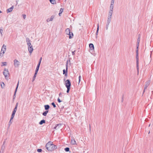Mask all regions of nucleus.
<instances>
[{"label":"nucleus","mask_w":153,"mask_h":153,"mask_svg":"<svg viewBox=\"0 0 153 153\" xmlns=\"http://www.w3.org/2000/svg\"><path fill=\"white\" fill-rule=\"evenodd\" d=\"M46 149L48 151H52L57 148L56 146L53 144V142H49L46 145Z\"/></svg>","instance_id":"nucleus-1"},{"label":"nucleus","mask_w":153,"mask_h":153,"mask_svg":"<svg viewBox=\"0 0 153 153\" xmlns=\"http://www.w3.org/2000/svg\"><path fill=\"white\" fill-rule=\"evenodd\" d=\"M113 13V10H109L108 14L107 23L106 26V30H108L109 25L111 21L112 16Z\"/></svg>","instance_id":"nucleus-2"},{"label":"nucleus","mask_w":153,"mask_h":153,"mask_svg":"<svg viewBox=\"0 0 153 153\" xmlns=\"http://www.w3.org/2000/svg\"><path fill=\"white\" fill-rule=\"evenodd\" d=\"M3 74L4 75L6 79H8L9 76V72L8 69L5 68L3 72Z\"/></svg>","instance_id":"nucleus-3"},{"label":"nucleus","mask_w":153,"mask_h":153,"mask_svg":"<svg viewBox=\"0 0 153 153\" xmlns=\"http://www.w3.org/2000/svg\"><path fill=\"white\" fill-rule=\"evenodd\" d=\"M65 33L66 34L69 35V39H71L72 38L73 36V33L70 31V29L68 28L66 29Z\"/></svg>","instance_id":"nucleus-4"},{"label":"nucleus","mask_w":153,"mask_h":153,"mask_svg":"<svg viewBox=\"0 0 153 153\" xmlns=\"http://www.w3.org/2000/svg\"><path fill=\"white\" fill-rule=\"evenodd\" d=\"M14 65L15 68H18L20 64V62L16 59H15L13 61Z\"/></svg>","instance_id":"nucleus-5"},{"label":"nucleus","mask_w":153,"mask_h":153,"mask_svg":"<svg viewBox=\"0 0 153 153\" xmlns=\"http://www.w3.org/2000/svg\"><path fill=\"white\" fill-rule=\"evenodd\" d=\"M65 86L67 88H70L71 83L69 79H67L65 82Z\"/></svg>","instance_id":"nucleus-6"},{"label":"nucleus","mask_w":153,"mask_h":153,"mask_svg":"<svg viewBox=\"0 0 153 153\" xmlns=\"http://www.w3.org/2000/svg\"><path fill=\"white\" fill-rule=\"evenodd\" d=\"M136 59H137L136 64H137V72H139V62H138V54L136 55Z\"/></svg>","instance_id":"nucleus-7"},{"label":"nucleus","mask_w":153,"mask_h":153,"mask_svg":"<svg viewBox=\"0 0 153 153\" xmlns=\"http://www.w3.org/2000/svg\"><path fill=\"white\" fill-rule=\"evenodd\" d=\"M6 46L4 44L3 45L1 48V52L3 53V54H4L6 51Z\"/></svg>","instance_id":"nucleus-8"},{"label":"nucleus","mask_w":153,"mask_h":153,"mask_svg":"<svg viewBox=\"0 0 153 153\" xmlns=\"http://www.w3.org/2000/svg\"><path fill=\"white\" fill-rule=\"evenodd\" d=\"M26 41L28 47H31V46H33L31 43L30 40L28 38H26Z\"/></svg>","instance_id":"nucleus-9"},{"label":"nucleus","mask_w":153,"mask_h":153,"mask_svg":"<svg viewBox=\"0 0 153 153\" xmlns=\"http://www.w3.org/2000/svg\"><path fill=\"white\" fill-rule=\"evenodd\" d=\"M55 17V16L54 15H52L51 16L50 18H48L46 20V21L47 22H49L50 21H52L53 19H54Z\"/></svg>","instance_id":"nucleus-10"},{"label":"nucleus","mask_w":153,"mask_h":153,"mask_svg":"<svg viewBox=\"0 0 153 153\" xmlns=\"http://www.w3.org/2000/svg\"><path fill=\"white\" fill-rule=\"evenodd\" d=\"M67 69H68V61L67 62L66 64V72L65 69L63 70V74H65V75H67Z\"/></svg>","instance_id":"nucleus-11"},{"label":"nucleus","mask_w":153,"mask_h":153,"mask_svg":"<svg viewBox=\"0 0 153 153\" xmlns=\"http://www.w3.org/2000/svg\"><path fill=\"white\" fill-rule=\"evenodd\" d=\"M150 84V81H148L146 82L145 87L144 88V89L143 91V92H145V90L146 88Z\"/></svg>","instance_id":"nucleus-12"},{"label":"nucleus","mask_w":153,"mask_h":153,"mask_svg":"<svg viewBox=\"0 0 153 153\" xmlns=\"http://www.w3.org/2000/svg\"><path fill=\"white\" fill-rule=\"evenodd\" d=\"M28 50L29 53H31L33 51V46H31V47H28Z\"/></svg>","instance_id":"nucleus-13"},{"label":"nucleus","mask_w":153,"mask_h":153,"mask_svg":"<svg viewBox=\"0 0 153 153\" xmlns=\"http://www.w3.org/2000/svg\"><path fill=\"white\" fill-rule=\"evenodd\" d=\"M19 84V82H18V83L16 87V89L15 90V92H14V95H13V97H14V98H13L14 99L15 98V97H16V91H17V89H18V87Z\"/></svg>","instance_id":"nucleus-14"},{"label":"nucleus","mask_w":153,"mask_h":153,"mask_svg":"<svg viewBox=\"0 0 153 153\" xmlns=\"http://www.w3.org/2000/svg\"><path fill=\"white\" fill-rule=\"evenodd\" d=\"M61 126V124H57L56 126L54 127V129H58L60 128V127Z\"/></svg>","instance_id":"nucleus-15"},{"label":"nucleus","mask_w":153,"mask_h":153,"mask_svg":"<svg viewBox=\"0 0 153 153\" xmlns=\"http://www.w3.org/2000/svg\"><path fill=\"white\" fill-rule=\"evenodd\" d=\"M71 144L73 145H76V144L75 140L74 139L71 140Z\"/></svg>","instance_id":"nucleus-16"},{"label":"nucleus","mask_w":153,"mask_h":153,"mask_svg":"<svg viewBox=\"0 0 153 153\" xmlns=\"http://www.w3.org/2000/svg\"><path fill=\"white\" fill-rule=\"evenodd\" d=\"M13 6H12L10 8H9L7 10V13L11 12L13 10Z\"/></svg>","instance_id":"nucleus-17"},{"label":"nucleus","mask_w":153,"mask_h":153,"mask_svg":"<svg viewBox=\"0 0 153 153\" xmlns=\"http://www.w3.org/2000/svg\"><path fill=\"white\" fill-rule=\"evenodd\" d=\"M39 67H40V65H37V66L36 68V70H35V75L37 74V72H38V71L39 70Z\"/></svg>","instance_id":"nucleus-18"},{"label":"nucleus","mask_w":153,"mask_h":153,"mask_svg":"<svg viewBox=\"0 0 153 153\" xmlns=\"http://www.w3.org/2000/svg\"><path fill=\"white\" fill-rule=\"evenodd\" d=\"M114 4L111 3V4L110 6L109 10H113V8L114 7Z\"/></svg>","instance_id":"nucleus-19"},{"label":"nucleus","mask_w":153,"mask_h":153,"mask_svg":"<svg viewBox=\"0 0 153 153\" xmlns=\"http://www.w3.org/2000/svg\"><path fill=\"white\" fill-rule=\"evenodd\" d=\"M89 47L91 48V50H94V47L93 44L90 43L89 45Z\"/></svg>","instance_id":"nucleus-20"},{"label":"nucleus","mask_w":153,"mask_h":153,"mask_svg":"<svg viewBox=\"0 0 153 153\" xmlns=\"http://www.w3.org/2000/svg\"><path fill=\"white\" fill-rule=\"evenodd\" d=\"M45 109L46 110H48L50 108L49 105H44Z\"/></svg>","instance_id":"nucleus-21"},{"label":"nucleus","mask_w":153,"mask_h":153,"mask_svg":"<svg viewBox=\"0 0 153 153\" xmlns=\"http://www.w3.org/2000/svg\"><path fill=\"white\" fill-rule=\"evenodd\" d=\"M45 120H41L39 123V124L40 125H42L43 123H45Z\"/></svg>","instance_id":"nucleus-22"},{"label":"nucleus","mask_w":153,"mask_h":153,"mask_svg":"<svg viewBox=\"0 0 153 153\" xmlns=\"http://www.w3.org/2000/svg\"><path fill=\"white\" fill-rule=\"evenodd\" d=\"M48 110H46L43 113L42 115L44 116H46V115H47V113H48Z\"/></svg>","instance_id":"nucleus-23"},{"label":"nucleus","mask_w":153,"mask_h":153,"mask_svg":"<svg viewBox=\"0 0 153 153\" xmlns=\"http://www.w3.org/2000/svg\"><path fill=\"white\" fill-rule=\"evenodd\" d=\"M99 30V24L98 23L97 24V31H96V35L97 36L98 35V32Z\"/></svg>","instance_id":"nucleus-24"},{"label":"nucleus","mask_w":153,"mask_h":153,"mask_svg":"<svg viewBox=\"0 0 153 153\" xmlns=\"http://www.w3.org/2000/svg\"><path fill=\"white\" fill-rule=\"evenodd\" d=\"M51 3L53 4H54L56 3V1L55 0H49Z\"/></svg>","instance_id":"nucleus-25"},{"label":"nucleus","mask_w":153,"mask_h":153,"mask_svg":"<svg viewBox=\"0 0 153 153\" xmlns=\"http://www.w3.org/2000/svg\"><path fill=\"white\" fill-rule=\"evenodd\" d=\"M140 34H139L138 36L137 43H140Z\"/></svg>","instance_id":"nucleus-26"},{"label":"nucleus","mask_w":153,"mask_h":153,"mask_svg":"<svg viewBox=\"0 0 153 153\" xmlns=\"http://www.w3.org/2000/svg\"><path fill=\"white\" fill-rule=\"evenodd\" d=\"M5 146L4 145H2L1 146V150H2L3 151L4 149H5Z\"/></svg>","instance_id":"nucleus-27"},{"label":"nucleus","mask_w":153,"mask_h":153,"mask_svg":"<svg viewBox=\"0 0 153 153\" xmlns=\"http://www.w3.org/2000/svg\"><path fill=\"white\" fill-rule=\"evenodd\" d=\"M1 87L2 88H4V87L5 84L4 82H2L1 84Z\"/></svg>","instance_id":"nucleus-28"},{"label":"nucleus","mask_w":153,"mask_h":153,"mask_svg":"<svg viewBox=\"0 0 153 153\" xmlns=\"http://www.w3.org/2000/svg\"><path fill=\"white\" fill-rule=\"evenodd\" d=\"M2 65H1V66H6L7 64V62H4L2 63Z\"/></svg>","instance_id":"nucleus-29"},{"label":"nucleus","mask_w":153,"mask_h":153,"mask_svg":"<svg viewBox=\"0 0 153 153\" xmlns=\"http://www.w3.org/2000/svg\"><path fill=\"white\" fill-rule=\"evenodd\" d=\"M65 150L66 152H68L69 151V148L68 147H66L65 149Z\"/></svg>","instance_id":"nucleus-30"},{"label":"nucleus","mask_w":153,"mask_h":153,"mask_svg":"<svg viewBox=\"0 0 153 153\" xmlns=\"http://www.w3.org/2000/svg\"><path fill=\"white\" fill-rule=\"evenodd\" d=\"M42 58L41 57L39 60V63L38 64V65H40V64H41V60H42Z\"/></svg>","instance_id":"nucleus-31"},{"label":"nucleus","mask_w":153,"mask_h":153,"mask_svg":"<svg viewBox=\"0 0 153 153\" xmlns=\"http://www.w3.org/2000/svg\"><path fill=\"white\" fill-rule=\"evenodd\" d=\"M81 76L80 75L79 76V83L80 81H81Z\"/></svg>","instance_id":"nucleus-32"},{"label":"nucleus","mask_w":153,"mask_h":153,"mask_svg":"<svg viewBox=\"0 0 153 153\" xmlns=\"http://www.w3.org/2000/svg\"><path fill=\"white\" fill-rule=\"evenodd\" d=\"M63 11V9L62 8H61L60 11H59V13L60 14H61Z\"/></svg>","instance_id":"nucleus-33"},{"label":"nucleus","mask_w":153,"mask_h":153,"mask_svg":"<svg viewBox=\"0 0 153 153\" xmlns=\"http://www.w3.org/2000/svg\"><path fill=\"white\" fill-rule=\"evenodd\" d=\"M51 105L53 106L54 108L56 107V105L54 102L52 103Z\"/></svg>","instance_id":"nucleus-34"},{"label":"nucleus","mask_w":153,"mask_h":153,"mask_svg":"<svg viewBox=\"0 0 153 153\" xmlns=\"http://www.w3.org/2000/svg\"><path fill=\"white\" fill-rule=\"evenodd\" d=\"M36 75H35V73L34 76L33 77V82L35 80V77H36Z\"/></svg>","instance_id":"nucleus-35"},{"label":"nucleus","mask_w":153,"mask_h":153,"mask_svg":"<svg viewBox=\"0 0 153 153\" xmlns=\"http://www.w3.org/2000/svg\"><path fill=\"white\" fill-rule=\"evenodd\" d=\"M37 151L38 152H42V150L41 149H38L37 150Z\"/></svg>","instance_id":"nucleus-36"},{"label":"nucleus","mask_w":153,"mask_h":153,"mask_svg":"<svg viewBox=\"0 0 153 153\" xmlns=\"http://www.w3.org/2000/svg\"><path fill=\"white\" fill-rule=\"evenodd\" d=\"M3 30H2V29H0V33H1V36L2 35V32H3Z\"/></svg>","instance_id":"nucleus-37"},{"label":"nucleus","mask_w":153,"mask_h":153,"mask_svg":"<svg viewBox=\"0 0 153 153\" xmlns=\"http://www.w3.org/2000/svg\"><path fill=\"white\" fill-rule=\"evenodd\" d=\"M14 115H13V114H12V115H11V118H10V119L11 120H12L13 119V118L14 117Z\"/></svg>","instance_id":"nucleus-38"},{"label":"nucleus","mask_w":153,"mask_h":153,"mask_svg":"<svg viewBox=\"0 0 153 153\" xmlns=\"http://www.w3.org/2000/svg\"><path fill=\"white\" fill-rule=\"evenodd\" d=\"M11 120H10V121H9V126H10V125L12 124V122L11 121Z\"/></svg>","instance_id":"nucleus-39"},{"label":"nucleus","mask_w":153,"mask_h":153,"mask_svg":"<svg viewBox=\"0 0 153 153\" xmlns=\"http://www.w3.org/2000/svg\"><path fill=\"white\" fill-rule=\"evenodd\" d=\"M70 88H67V93H69V91H70Z\"/></svg>","instance_id":"nucleus-40"},{"label":"nucleus","mask_w":153,"mask_h":153,"mask_svg":"<svg viewBox=\"0 0 153 153\" xmlns=\"http://www.w3.org/2000/svg\"><path fill=\"white\" fill-rule=\"evenodd\" d=\"M138 48H137V50L136 51V53L137 54H138Z\"/></svg>","instance_id":"nucleus-41"},{"label":"nucleus","mask_w":153,"mask_h":153,"mask_svg":"<svg viewBox=\"0 0 153 153\" xmlns=\"http://www.w3.org/2000/svg\"><path fill=\"white\" fill-rule=\"evenodd\" d=\"M6 143V139H5L4 141L3 144L2 145H4V144Z\"/></svg>","instance_id":"nucleus-42"},{"label":"nucleus","mask_w":153,"mask_h":153,"mask_svg":"<svg viewBox=\"0 0 153 153\" xmlns=\"http://www.w3.org/2000/svg\"><path fill=\"white\" fill-rule=\"evenodd\" d=\"M4 54H3V53L1 52L0 53V56H3Z\"/></svg>","instance_id":"nucleus-43"},{"label":"nucleus","mask_w":153,"mask_h":153,"mask_svg":"<svg viewBox=\"0 0 153 153\" xmlns=\"http://www.w3.org/2000/svg\"><path fill=\"white\" fill-rule=\"evenodd\" d=\"M57 101L59 102H62L59 98H58Z\"/></svg>","instance_id":"nucleus-44"},{"label":"nucleus","mask_w":153,"mask_h":153,"mask_svg":"<svg viewBox=\"0 0 153 153\" xmlns=\"http://www.w3.org/2000/svg\"><path fill=\"white\" fill-rule=\"evenodd\" d=\"M18 104H19V103L18 102H17L16 104V105H15V107H16V108H17V107L18 106Z\"/></svg>","instance_id":"nucleus-45"},{"label":"nucleus","mask_w":153,"mask_h":153,"mask_svg":"<svg viewBox=\"0 0 153 153\" xmlns=\"http://www.w3.org/2000/svg\"><path fill=\"white\" fill-rule=\"evenodd\" d=\"M17 109V108H16V107H15L14 108V109L13 111L15 112H16Z\"/></svg>","instance_id":"nucleus-46"},{"label":"nucleus","mask_w":153,"mask_h":153,"mask_svg":"<svg viewBox=\"0 0 153 153\" xmlns=\"http://www.w3.org/2000/svg\"><path fill=\"white\" fill-rule=\"evenodd\" d=\"M114 0H111V3L114 4Z\"/></svg>","instance_id":"nucleus-47"},{"label":"nucleus","mask_w":153,"mask_h":153,"mask_svg":"<svg viewBox=\"0 0 153 153\" xmlns=\"http://www.w3.org/2000/svg\"><path fill=\"white\" fill-rule=\"evenodd\" d=\"M139 43H137V48H138V47H139Z\"/></svg>","instance_id":"nucleus-48"},{"label":"nucleus","mask_w":153,"mask_h":153,"mask_svg":"<svg viewBox=\"0 0 153 153\" xmlns=\"http://www.w3.org/2000/svg\"><path fill=\"white\" fill-rule=\"evenodd\" d=\"M75 51H72V54L73 55H74V54H75L74 52H75Z\"/></svg>","instance_id":"nucleus-49"},{"label":"nucleus","mask_w":153,"mask_h":153,"mask_svg":"<svg viewBox=\"0 0 153 153\" xmlns=\"http://www.w3.org/2000/svg\"><path fill=\"white\" fill-rule=\"evenodd\" d=\"M16 112L13 111V112L12 114L15 115V114Z\"/></svg>","instance_id":"nucleus-50"},{"label":"nucleus","mask_w":153,"mask_h":153,"mask_svg":"<svg viewBox=\"0 0 153 153\" xmlns=\"http://www.w3.org/2000/svg\"><path fill=\"white\" fill-rule=\"evenodd\" d=\"M23 18L25 19L26 17V15H23Z\"/></svg>","instance_id":"nucleus-51"},{"label":"nucleus","mask_w":153,"mask_h":153,"mask_svg":"<svg viewBox=\"0 0 153 153\" xmlns=\"http://www.w3.org/2000/svg\"><path fill=\"white\" fill-rule=\"evenodd\" d=\"M62 95V94L61 93H60L59 94V95L60 96H61Z\"/></svg>","instance_id":"nucleus-52"},{"label":"nucleus","mask_w":153,"mask_h":153,"mask_svg":"<svg viewBox=\"0 0 153 153\" xmlns=\"http://www.w3.org/2000/svg\"><path fill=\"white\" fill-rule=\"evenodd\" d=\"M152 52V51H151V54H150V58H151Z\"/></svg>","instance_id":"nucleus-53"},{"label":"nucleus","mask_w":153,"mask_h":153,"mask_svg":"<svg viewBox=\"0 0 153 153\" xmlns=\"http://www.w3.org/2000/svg\"><path fill=\"white\" fill-rule=\"evenodd\" d=\"M67 61H68V62H70V59H69V60H68V61H67Z\"/></svg>","instance_id":"nucleus-54"},{"label":"nucleus","mask_w":153,"mask_h":153,"mask_svg":"<svg viewBox=\"0 0 153 153\" xmlns=\"http://www.w3.org/2000/svg\"><path fill=\"white\" fill-rule=\"evenodd\" d=\"M61 14H60V13H59V15L60 16H61Z\"/></svg>","instance_id":"nucleus-55"},{"label":"nucleus","mask_w":153,"mask_h":153,"mask_svg":"<svg viewBox=\"0 0 153 153\" xmlns=\"http://www.w3.org/2000/svg\"><path fill=\"white\" fill-rule=\"evenodd\" d=\"M2 13V12L0 10V13Z\"/></svg>","instance_id":"nucleus-56"},{"label":"nucleus","mask_w":153,"mask_h":153,"mask_svg":"<svg viewBox=\"0 0 153 153\" xmlns=\"http://www.w3.org/2000/svg\"><path fill=\"white\" fill-rule=\"evenodd\" d=\"M150 126V124L149 125V126Z\"/></svg>","instance_id":"nucleus-57"},{"label":"nucleus","mask_w":153,"mask_h":153,"mask_svg":"<svg viewBox=\"0 0 153 153\" xmlns=\"http://www.w3.org/2000/svg\"><path fill=\"white\" fill-rule=\"evenodd\" d=\"M150 133V131H149V134Z\"/></svg>","instance_id":"nucleus-58"},{"label":"nucleus","mask_w":153,"mask_h":153,"mask_svg":"<svg viewBox=\"0 0 153 153\" xmlns=\"http://www.w3.org/2000/svg\"><path fill=\"white\" fill-rule=\"evenodd\" d=\"M150 62H151V61H150V62H149V63H150Z\"/></svg>","instance_id":"nucleus-59"},{"label":"nucleus","mask_w":153,"mask_h":153,"mask_svg":"<svg viewBox=\"0 0 153 153\" xmlns=\"http://www.w3.org/2000/svg\"><path fill=\"white\" fill-rule=\"evenodd\" d=\"M66 0H65V1H66Z\"/></svg>","instance_id":"nucleus-60"},{"label":"nucleus","mask_w":153,"mask_h":153,"mask_svg":"<svg viewBox=\"0 0 153 153\" xmlns=\"http://www.w3.org/2000/svg\"><path fill=\"white\" fill-rule=\"evenodd\" d=\"M60 0H59V1H60Z\"/></svg>","instance_id":"nucleus-61"}]
</instances>
